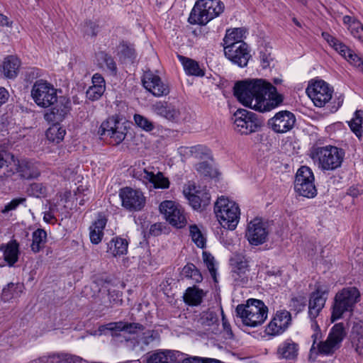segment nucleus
I'll return each instance as SVG.
<instances>
[{"instance_id":"27","label":"nucleus","mask_w":363,"mask_h":363,"mask_svg":"<svg viewBox=\"0 0 363 363\" xmlns=\"http://www.w3.org/2000/svg\"><path fill=\"white\" fill-rule=\"evenodd\" d=\"M152 109L155 114L174 123L179 122L182 118L180 110L167 102H156Z\"/></svg>"},{"instance_id":"52","label":"nucleus","mask_w":363,"mask_h":363,"mask_svg":"<svg viewBox=\"0 0 363 363\" xmlns=\"http://www.w3.org/2000/svg\"><path fill=\"white\" fill-rule=\"evenodd\" d=\"M203 262L206 264L212 278L214 279L215 281H217V280H216V263H215L214 257L210 253L203 252Z\"/></svg>"},{"instance_id":"59","label":"nucleus","mask_w":363,"mask_h":363,"mask_svg":"<svg viewBox=\"0 0 363 363\" xmlns=\"http://www.w3.org/2000/svg\"><path fill=\"white\" fill-rule=\"evenodd\" d=\"M196 170L199 173L204 177H212L213 176V168L206 162H201L197 164Z\"/></svg>"},{"instance_id":"53","label":"nucleus","mask_w":363,"mask_h":363,"mask_svg":"<svg viewBox=\"0 0 363 363\" xmlns=\"http://www.w3.org/2000/svg\"><path fill=\"white\" fill-rule=\"evenodd\" d=\"M26 201V199L24 197L15 198L6 203L1 212L3 214H6L9 211H15L20 205H25Z\"/></svg>"},{"instance_id":"29","label":"nucleus","mask_w":363,"mask_h":363,"mask_svg":"<svg viewBox=\"0 0 363 363\" xmlns=\"http://www.w3.org/2000/svg\"><path fill=\"white\" fill-rule=\"evenodd\" d=\"M182 356L179 351L157 350L149 355L147 363H173L179 362Z\"/></svg>"},{"instance_id":"47","label":"nucleus","mask_w":363,"mask_h":363,"mask_svg":"<svg viewBox=\"0 0 363 363\" xmlns=\"http://www.w3.org/2000/svg\"><path fill=\"white\" fill-rule=\"evenodd\" d=\"M189 231L192 241L198 247L203 248L206 245V238L198 226L196 225H190Z\"/></svg>"},{"instance_id":"17","label":"nucleus","mask_w":363,"mask_h":363,"mask_svg":"<svg viewBox=\"0 0 363 363\" xmlns=\"http://www.w3.org/2000/svg\"><path fill=\"white\" fill-rule=\"evenodd\" d=\"M119 196L122 201V206L130 211H140L145 204V197L138 190L130 187H125L121 189Z\"/></svg>"},{"instance_id":"30","label":"nucleus","mask_w":363,"mask_h":363,"mask_svg":"<svg viewBox=\"0 0 363 363\" xmlns=\"http://www.w3.org/2000/svg\"><path fill=\"white\" fill-rule=\"evenodd\" d=\"M107 219L103 214H99L97 219L89 227V238L91 242L97 245L104 237V230L106 225Z\"/></svg>"},{"instance_id":"60","label":"nucleus","mask_w":363,"mask_h":363,"mask_svg":"<svg viewBox=\"0 0 363 363\" xmlns=\"http://www.w3.org/2000/svg\"><path fill=\"white\" fill-rule=\"evenodd\" d=\"M98 26L92 21H87L84 26V32L87 35L95 36L98 31Z\"/></svg>"},{"instance_id":"31","label":"nucleus","mask_w":363,"mask_h":363,"mask_svg":"<svg viewBox=\"0 0 363 363\" xmlns=\"http://www.w3.org/2000/svg\"><path fill=\"white\" fill-rule=\"evenodd\" d=\"M247 30L244 28H235L228 29L223 40V48L225 47H233L241 43H245L242 39L245 37Z\"/></svg>"},{"instance_id":"28","label":"nucleus","mask_w":363,"mask_h":363,"mask_svg":"<svg viewBox=\"0 0 363 363\" xmlns=\"http://www.w3.org/2000/svg\"><path fill=\"white\" fill-rule=\"evenodd\" d=\"M210 13L206 1L198 0L190 13L189 22L193 25L205 26L211 21Z\"/></svg>"},{"instance_id":"22","label":"nucleus","mask_w":363,"mask_h":363,"mask_svg":"<svg viewBox=\"0 0 363 363\" xmlns=\"http://www.w3.org/2000/svg\"><path fill=\"white\" fill-rule=\"evenodd\" d=\"M183 193L194 209L205 208L210 203L211 195L206 189L197 190L194 185H189Z\"/></svg>"},{"instance_id":"25","label":"nucleus","mask_w":363,"mask_h":363,"mask_svg":"<svg viewBox=\"0 0 363 363\" xmlns=\"http://www.w3.org/2000/svg\"><path fill=\"white\" fill-rule=\"evenodd\" d=\"M291 320V313L286 311H279L267 325L266 333L270 335H277L284 333L289 326Z\"/></svg>"},{"instance_id":"14","label":"nucleus","mask_w":363,"mask_h":363,"mask_svg":"<svg viewBox=\"0 0 363 363\" xmlns=\"http://www.w3.org/2000/svg\"><path fill=\"white\" fill-rule=\"evenodd\" d=\"M345 334L343 323L335 324L332 328L327 340L324 342L320 341L317 344L318 352L323 354H333L340 347Z\"/></svg>"},{"instance_id":"50","label":"nucleus","mask_w":363,"mask_h":363,"mask_svg":"<svg viewBox=\"0 0 363 363\" xmlns=\"http://www.w3.org/2000/svg\"><path fill=\"white\" fill-rule=\"evenodd\" d=\"M28 194L37 198L45 197L47 195V188L43 184L32 183L28 189Z\"/></svg>"},{"instance_id":"8","label":"nucleus","mask_w":363,"mask_h":363,"mask_svg":"<svg viewBox=\"0 0 363 363\" xmlns=\"http://www.w3.org/2000/svg\"><path fill=\"white\" fill-rule=\"evenodd\" d=\"M314 175L312 170L306 166L301 167L296 175L294 182L295 191L301 196L313 198L317 194L314 184Z\"/></svg>"},{"instance_id":"13","label":"nucleus","mask_w":363,"mask_h":363,"mask_svg":"<svg viewBox=\"0 0 363 363\" xmlns=\"http://www.w3.org/2000/svg\"><path fill=\"white\" fill-rule=\"evenodd\" d=\"M160 211L172 225L182 228L186 223V218L183 208L172 201H162L160 205Z\"/></svg>"},{"instance_id":"33","label":"nucleus","mask_w":363,"mask_h":363,"mask_svg":"<svg viewBox=\"0 0 363 363\" xmlns=\"http://www.w3.org/2000/svg\"><path fill=\"white\" fill-rule=\"evenodd\" d=\"M128 245L125 239L113 238L107 243L106 252L113 257L121 256L127 253Z\"/></svg>"},{"instance_id":"16","label":"nucleus","mask_w":363,"mask_h":363,"mask_svg":"<svg viewBox=\"0 0 363 363\" xmlns=\"http://www.w3.org/2000/svg\"><path fill=\"white\" fill-rule=\"evenodd\" d=\"M160 341V334L154 330H146L136 337L125 339L127 347L138 352L145 351L155 344H158Z\"/></svg>"},{"instance_id":"45","label":"nucleus","mask_w":363,"mask_h":363,"mask_svg":"<svg viewBox=\"0 0 363 363\" xmlns=\"http://www.w3.org/2000/svg\"><path fill=\"white\" fill-rule=\"evenodd\" d=\"M207 4V9L209 10L211 21L220 14H221L225 9L224 4L220 0H205Z\"/></svg>"},{"instance_id":"3","label":"nucleus","mask_w":363,"mask_h":363,"mask_svg":"<svg viewBox=\"0 0 363 363\" xmlns=\"http://www.w3.org/2000/svg\"><path fill=\"white\" fill-rule=\"evenodd\" d=\"M360 292L354 286L345 287L335 296L331 306V321L335 322L347 313L352 314L360 301Z\"/></svg>"},{"instance_id":"1","label":"nucleus","mask_w":363,"mask_h":363,"mask_svg":"<svg viewBox=\"0 0 363 363\" xmlns=\"http://www.w3.org/2000/svg\"><path fill=\"white\" fill-rule=\"evenodd\" d=\"M234 95L244 106L259 112L269 111L283 101L277 88L264 79L241 81L234 86Z\"/></svg>"},{"instance_id":"64","label":"nucleus","mask_w":363,"mask_h":363,"mask_svg":"<svg viewBox=\"0 0 363 363\" xmlns=\"http://www.w3.org/2000/svg\"><path fill=\"white\" fill-rule=\"evenodd\" d=\"M92 86H105V82L102 76L99 74H95L92 77Z\"/></svg>"},{"instance_id":"42","label":"nucleus","mask_w":363,"mask_h":363,"mask_svg":"<svg viewBox=\"0 0 363 363\" xmlns=\"http://www.w3.org/2000/svg\"><path fill=\"white\" fill-rule=\"evenodd\" d=\"M180 153L197 159H202L204 157L209 156L210 150L204 145H198L192 147H181Z\"/></svg>"},{"instance_id":"6","label":"nucleus","mask_w":363,"mask_h":363,"mask_svg":"<svg viewBox=\"0 0 363 363\" xmlns=\"http://www.w3.org/2000/svg\"><path fill=\"white\" fill-rule=\"evenodd\" d=\"M233 119L235 130L242 135L255 133L262 125V121L258 115L246 109H238Z\"/></svg>"},{"instance_id":"61","label":"nucleus","mask_w":363,"mask_h":363,"mask_svg":"<svg viewBox=\"0 0 363 363\" xmlns=\"http://www.w3.org/2000/svg\"><path fill=\"white\" fill-rule=\"evenodd\" d=\"M177 363H203L202 357H191L183 353V356L180 357V359Z\"/></svg>"},{"instance_id":"43","label":"nucleus","mask_w":363,"mask_h":363,"mask_svg":"<svg viewBox=\"0 0 363 363\" xmlns=\"http://www.w3.org/2000/svg\"><path fill=\"white\" fill-rule=\"evenodd\" d=\"M65 135V130L60 125V123H52L46 131L47 138L53 143H59L62 141Z\"/></svg>"},{"instance_id":"15","label":"nucleus","mask_w":363,"mask_h":363,"mask_svg":"<svg viewBox=\"0 0 363 363\" xmlns=\"http://www.w3.org/2000/svg\"><path fill=\"white\" fill-rule=\"evenodd\" d=\"M233 269L231 277L238 286H242L248 282V259L241 252H236L230 258Z\"/></svg>"},{"instance_id":"55","label":"nucleus","mask_w":363,"mask_h":363,"mask_svg":"<svg viewBox=\"0 0 363 363\" xmlns=\"http://www.w3.org/2000/svg\"><path fill=\"white\" fill-rule=\"evenodd\" d=\"M51 363H74V357L69 354H54L49 357Z\"/></svg>"},{"instance_id":"18","label":"nucleus","mask_w":363,"mask_h":363,"mask_svg":"<svg viewBox=\"0 0 363 363\" xmlns=\"http://www.w3.org/2000/svg\"><path fill=\"white\" fill-rule=\"evenodd\" d=\"M329 289L327 286L317 285L311 293L308 303V316L311 320L315 319L325 306L328 299Z\"/></svg>"},{"instance_id":"2","label":"nucleus","mask_w":363,"mask_h":363,"mask_svg":"<svg viewBox=\"0 0 363 363\" xmlns=\"http://www.w3.org/2000/svg\"><path fill=\"white\" fill-rule=\"evenodd\" d=\"M345 155L343 149L333 145L313 147L310 152L314 164L322 171H333L340 167Z\"/></svg>"},{"instance_id":"62","label":"nucleus","mask_w":363,"mask_h":363,"mask_svg":"<svg viewBox=\"0 0 363 363\" xmlns=\"http://www.w3.org/2000/svg\"><path fill=\"white\" fill-rule=\"evenodd\" d=\"M201 321L203 325H210L217 321V318L213 313H203L201 318Z\"/></svg>"},{"instance_id":"36","label":"nucleus","mask_w":363,"mask_h":363,"mask_svg":"<svg viewBox=\"0 0 363 363\" xmlns=\"http://www.w3.org/2000/svg\"><path fill=\"white\" fill-rule=\"evenodd\" d=\"M19 67V60L14 56H9L4 59L3 62V73L7 78H14L17 76Z\"/></svg>"},{"instance_id":"58","label":"nucleus","mask_w":363,"mask_h":363,"mask_svg":"<svg viewBox=\"0 0 363 363\" xmlns=\"http://www.w3.org/2000/svg\"><path fill=\"white\" fill-rule=\"evenodd\" d=\"M351 35L363 44V24L361 22L354 23L350 26Z\"/></svg>"},{"instance_id":"39","label":"nucleus","mask_w":363,"mask_h":363,"mask_svg":"<svg viewBox=\"0 0 363 363\" xmlns=\"http://www.w3.org/2000/svg\"><path fill=\"white\" fill-rule=\"evenodd\" d=\"M18 172L21 178L26 179L37 178L40 175L37 167L27 161H22L18 164Z\"/></svg>"},{"instance_id":"41","label":"nucleus","mask_w":363,"mask_h":363,"mask_svg":"<svg viewBox=\"0 0 363 363\" xmlns=\"http://www.w3.org/2000/svg\"><path fill=\"white\" fill-rule=\"evenodd\" d=\"M47 242V233L45 230L38 228L32 234L31 250L35 252H39L44 248Z\"/></svg>"},{"instance_id":"46","label":"nucleus","mask_w":363,"mask_h":363,"mask_svg":"<svg viewBox=\"0 0 363 363\" xmlns=\"http://www.w3.org/2000/svg\"><path fill=\"white\" fill-rule=\"evenodd\" d=\"M182 274L185 277L191 279L197 283L201 282L203 279L199 270L191 263H189L183 267Z\"/></svg>"},{"instance_id":"51","label":"nucleus","mask_w":363,"mask_h":363,"mask_svg":"<svg viewBox=\"0 0 363 363\" xmlns=\"http://www.w3.org/2000/svg\"><path fill=\"white\" fill-rule=\"evenodd\" d=\"M134 121L135 124L145 131H152L155 128V125L148 118L140 114L134 115Z\"/></svg>"},{"instance_id":"63","label":"nucleus","mask_w":363,"mask_h":363,"mask_svg":"<svg viewBox=\"0 0 363 363\" xmlns=\"http://www.w3.org/2000/svg\"><path fill=\"white\" fill-rule=\"evenodd\" d=\"M344 101V96L342 94H340L339 96H336L331 103L333 105L330 107L331 112H336L338 108L342 105Z\"/></svg>"},{"instance_id":"56","label":"nucleus","mask_w":363,"mask_h":363,"mask_svg":"<svg viewBox=\"0 0 363 363\" xmlns=\"http://www.w3.org/2000/svg\"><path fill=\"white\" fill-rule=\"evenodd\" d=\"M108 304H106V308L112 307L115 305H121L122 303V294L120 291L113 290L108 291Z\"/></svg>"},{"instance_id":"35","label":"nucleus","mask_w":363,"mask_h":363,"mask_svg":"<svg viewBox=\"0 0 363 363\" xmlns=\"http://www.w3.org/2000/svg\"><path fill=\"white\" fill-rule=\"evenodd\" d=\"M24 285L22 283H9L1 292V298L4 301H9L12 298L19 297L24 291Z\"/></svg>"},{"instance_id":"37","label":"nucleus","mask_w":363,"mask_h":363,"mask_svg":"<svg viewBox=\"0 0 363 363\" xmlns=\"http://www.w3.org/2000/svg\"><path fill=\"white\" fill-rule=\"evenodd\" d=\"M277 354L284 359H294L298 354V345L291 340H286L279 346Z\"/></svg>"},{"instance_id":"19","label":"nucleus","mask_w":363,"mask_h":363,"mask_svg":"<svg viewBox=\"0 0 363 363\" xmlns=\"http://www.w3.org/2000/svg\"><path fill=\"white\" fill-rule=\"evenodd\" d=\"M296 123L294 114L288 111H281L270 118L268 124L276 133H284L293 128Z\"/></svg>"},{"instance_id":"48","label":"nucleus","mask_w":363,"mask_h":363,"mask_svg":"<svg viewBox=\"0 0 363 363\" xmlns=\"http://www.w3.org/2000/svg\"><path fill=\"white\" fill-rule=\"evenodd\" d=\"M118 54L120 58H123V60H132L135 57V49L133 46L129 43L123 42L118 45Z\"/></svg>"},{"instance_id":"23","label":"nucleus","mask_w":363,"mask_h":363,"mask_svg":"<svg viewBox=\"0 0 363 363\" xmlns=\"http://www.w3.org/2000/svg\"><path fill=\"white\" fill-rule=\"evenodd\" d=\"M55 103V106L44 115L45 120L48 123H56L62 121L71 110V102L66 97L57 98Z\"/></svg>"},{"instance_id":"34","label":"nucleus","mask_w":363,"mask_h":363,"mask_svg":"<svg viewBox=\"0 0 363 363\" xmlns=\"http://www.w3.org/2000/svg\"><path fill=\"white\" fill-rule=\"evenodd\" d=\"M177 57L184 67L186 73L188 75L203 77L205 74L204 71L200 67L199 63L186 57L178 55Z\"/></svg>"},{"instance_id":"12","label":"nucleus","mask_w":363,"mask_h":363,"mask_svg":"<svg viewBox=\"0 0 363 363\" xmlns=\"http://www.w3.org/2000/svg\"><path fill=\"white\" fill-rule=\"evenodd\" d=\"M152 169H154L153 167L137 171L135 177L141 181L150 190L168 189L170 185L169 179L164 177L162 172H157L155 173Z\"/></svg>"},{"instance_id":"38","label":"nucleus","mask_w":363,"mask_h":363,"mask_svg":"<svg viewBox=\"0 0 363 363\" xmlns=\"http://www.w3.org/2000/svg\"><path fill=\"white\" fill-rule=\"evenodd\" d=\"M204 295L202 289L196 286L189 287L184 295V299L190 306H198L201 303Z\"/></svg>"},{"instance_id":"9","label":"nucleus","mask_w":363,"mask_h":363,"mask_svg":"<svg viewBox=\"0 0 363 363\" xmlns=\"http://www.w3.org/2000/svg\"><path fill=\"white\" fill-rule=\"evenodd\" d=\"M99 134L109 137L110 143L117 145L124 140L127 134V127L124 123L115 117H111L101 123Z\"/></svg>"},{"instance_id":"44","label":"nucleus","mask_w":363,"mask_h":363,"mask_svg":"<svg viewBox=\"0 0 363 363\" xmlns=\"http://www.w3.org/2000/svg\"><path fill=\"white\" fill-rule=\"evenodd\" d=\"M352 131L360 139L363 131V111L357 110L354 113V117L349 123Z\"/></svg>"},{"instance_id":"24","label":"nucleus","mask_w":363,"mask_h":363,"mask_svg":"<svg viewBox=\"0 0 363 363\" xmlns=\"http://www.w3.org/2000/svg\"><path fill=\"white\" fill-rule=\"evenodd\" d=\"M267 235L268 231L264 224L259 218H255L249 223L246 238L251 245H259L264 243Z\"/></svg>"},{"instance_id":"57","label":"nucleus","mask_w":363,"mask_h":363,"mask_svg":"<svg viewBox=\"0 0 363 363\" xmlns=\"http://www.w3.org/2000/svg\"><path fill=\"white\" fill-rule=\"evenodd\" d=\"M306 305V299L304 296H298L291 298L290 306L297 312L304 309Z\"/></svg>"},{"instance_id":"11","label":"nucleus","mask_w":363,"mask_h":363,"mask_svg":"<svg viewBox=\"0 0 363 363\" xmlns=\"http://www.w3.org/2000/svg\"><path fill=\"white\" fill-rule=\"evenodd\" d=\"M323 38L341 56H342L350 65L358 69L363 73V58L357 55L345 44L331 35L327 32L322 33Z\"/></svg>"},{"instance_id":"4","label":"nucleus","mask_w":363,"mask_h":363,"mask_svg":"<svg viewBox=\"0 0 363 363\" xmlns=\"http://www.w3.org/2000/svg\"><path fill=\"white\" fill-rule=\"evenodd\" d=\"M267 307L258 299H249L246 305H238L236 308L237 315L250 327L262 324L267 317Z\"/></svg>"},{"instance_id":"10","label":"nucleus","mask_w":363,"mask_h":363,"mask_svg":"<svg viewBox=\"0 0 363 363\" xmlns=\"http://www.w3.org/2000/svg\"><path fill=\"white\" fill-rule=\"evenodd\" d=\"M306 93L315 106L323 107L332 99L333 89L325 81L318 79L308 85Z\"/></svg>"},{"instance_id":"32","label":"nucleus","mask_w":363,"mask_h":363,"mask_svg":"<svg viewBox=\"0 0 363 363\" xmlns=\"http://www.w3.org/2000/svg\"><path fill=\"white\" fill-rule=\"evenodd\" d=\"M0 250L4 252V260L9 267H12L17 262L19 255V245L16 240L9 242L6 245L0 246Z\"/></svg>"},{"instance_id":"26","label":"nucleus","mask_w":363,"mask_h":363,"mask_svg":"<svg viewBox=\"0 0 363 363\" xmlns=\"http://www.w3.org/2000/svg\"><path fill=\"white\" fill-rule=\"evenodd\" d=\"M106 329L111 333V336L118 337L121 332L128 334H135L138 331H143L145 326L138 323H128L125 321L112 322L100 327V331Z\"/></svg>"},{"instance_id":"40","label":"nucleus","mask_w":363,"mask_h":363,"mask_svg":"<svg viewBox=\"0 0 363 363\" xmlns=\"http://www.w3.org/2000/svg\"><path fill=\"white\" fill-rule=\"evenodd\" d=\"M96 60L101 67L106 68L111 74H116V63L109 54L104 51L99 52L96 54Z\"/></svg>"},{"instance_id":"7","label":"nucleus","mask_w":363,"mask_h":363,"mask_svg":"<svg viewBox=\"0 0 363 363\" xmlns=\"http://www.w3.org/2000/svg\"><path fill=\"white\" fill-rule=\"evenodd\" d=\"M31 96L38 106L50 107L57 101V89L47 81L38 79L33 85Z\"/></svg>"},{"instance_id":"20","label":"nucleus","mask_w":363,"mask_h":363,"mask_svg":"<svg viewBox=\"0 0 363 363\" xmlns=\"http://www.w3.org/2000/svg\"><path fill=\"white\" fill-rule=\"evenodd\" d=\"M142 82L145 89L156 97L166 96L169 93L168 85L164 84L158 75L151 71L144 73Z\"/></svg>"},{"instance_id":"5","label":"nucleus","mask_w":363,"mask_h":363,"mask_svg":"<svg viewBox=\"0 0 363 363\" xmlns=\"http://www.w3.org/2000/svg\"><path fill=\"white\" fill-rule=\"evenodd\" d=\"M214 212L223 228L234 230L240 220V211L238 205L224 196L219 197L215 203Z\"/></svg>"},{"instance_id":"54","label":"nucleus","mask_w":363,"mask_h":363,"mask_svg":"<svg viewBox=\"0 0 363 363\" xmlns=\"http://www.w3.org/2000/svg\"><path fill=\"white\" fill-rule=\"evenodd\" d=\"M104 91L105 86H91L87 89L86 95L89 100L95 101L102 96Z\"/></svg>"},{"instance_id":"49","label":"nucleus","mask_w":363,"mask_h":363,"mask_svg":"<svg viewBox=\"0 0 363 363\" xmlns=\"http://www.w3.org/2000/svg\"><path fill=\"white\" fill-rule=\"evenodd\" d=\"M352 345L356 352L363 356V333L358 329V326L354 328Z\"/></svg>"},{"instance_id":"21","label":"nucleus","mask_w":363,"mask_h":363,"mask_svg":"<svg viewBox=\"0 0 363 363\" xmlns=\"http://www.w3.org/2000/svg\"><path fill=\"white\" fill-rule=\"evenodd\" d=\"M224 53L230 62L240 67H246L251 57L247 43H241L238 45H233V47H225Z\"/></svg>"}]
</instances>
